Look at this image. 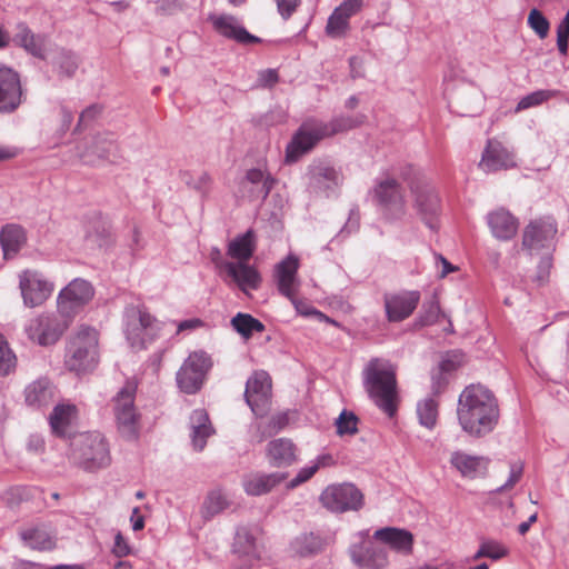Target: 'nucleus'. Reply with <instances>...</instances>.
Masks as SVG:
<instances>
[{"mask_svg": "<svg viewBox=\"0 0 569 569\" xmlns=\"http://www.w3.org/2000/svg\"><path fill=\"white\" fill-rule=\"evenodd\" d=\"M214 29L229 39L242 44L259 43L261 39L249 33L244 27L238 23L231 16H220L213 20Z\"/></svg>", "mask_w": 569, "mask_h": 569, "instance_id": "a878e982", "label": "nucleus"}, {"mask_svg": "<svg viewBox=\"0 0 569 569\" xmlns=\"http://www.w3.org/2000/svg\"><path fill=\"white\" fill-rule=\"evenodd\" d=\"M320 500L327 509L333 512L358 510L363 505L361 491L351 483L332 485L327 487Z\"/></svg>", "mask_w": 569, "mask_h": 569, "instance_id": "ddd939ff", "label": "nucleus"}, {"mask_svg": "<svg viewBox=\"0 0 569 569\" xmlns=\"http://www.w3.org/2000/svg\"><path fill=\"white\" fill-rule=\"evenodd\" d=\"M98 361V333L88 326H81L71 338L66 363L77 373L91 370Z\"/></svg>", "mask_w": 569, "mask_h": 569, "instance_id": "0eeeda50", "label": "nucleus"}, {"mask_svg": "<svg viewBox=\"0 0 569 569\" xmlns=\"http://www.w3.org/2000/svg\"><path fill=\"white\" fill-rule=\"evenodd\" d=\"M19 287L28 307L42 305L52 293L53 283L37 270H24L19 274Z\"/></svg>", "mask_w": 569, "mask_h": 569, "instance_id": "2eb2a0df", "label": "nucleus"}, {"mask_svg": "<svg viewBox=\"0 0 569 569\" xmlns=\"http://www.w3.org/2000/svg\"><path fill=\"white\" fill-rule=\"evenodd\" d=\"M557 91L555 90H548V89H541L536 90L525 97H522L517 107L516 112H520L530 108H535L538 106H541L542 103L549 101L551 98L556 97Z\"/></svg>", "mask_w": 569, "mask_h": 569, "instance_id": "a18cd8bd", "label": "nucleus"}, {"mask_svg": "<svg viewBox=\"0 0 569 569\" xmlns=\"http://www.w3.org/2000/svg\"><path fill=\"white\" fill-rule=\"evenodd\" d=\"M375 538L398 552L410 553L412 550L413 537L405 529L386 527L377 530Z\"/></svg>", "mask_w": 569, "mask_h": 569, "instance_id": "72a5a7b5", "label": "nucleus"}, {"mask_svg": "<svg viewBox=\"0 0 569 569\" xmlns=\"http://www.w3.org/2000/svg\"><path fill=\"white\" fill-rule=\"evenodd\" d=\"M556 233L557 223L552 218L546 217L532 220L525 228L522 246L530 253H539L542 249L549 252L553 249Z\"/></svg>", "mask_w": 569, "mask_h": 569, "instance_id": "4468645a", "label": "nucleus"}, {"mask_svg": "<svg viewBox=\"0 0 569 569\" xmlns=\"http://www.w3.org/2000/svg\"><path fill=\"white\" fill-rule=\"evenodd\" d=\"M91 148L100 159L111 162H116L118 159V144L110 133L96 136Z\"/></svg>", "mask_w": 569, "mask_h": 569, "instance_id": "ea45409f", "label": "nucleus"}, {"mask_svg": "<svg viewBox=\"0 0 569 569\" xmlns=\"http://www.w3.org/2000/svg\"><path fill=\"white\" fill-rule=\"evenodd\" d=\"M244 399L256 417H264L271 405V378L267 371H254L246 382Z\"/></svg>", "mask_w": 569, "mask_h": 569, "instance_id": "f8f14e48", "label": "nucleus"}, {"mask_svg": "<svg viewBox=\"0 0 569 569\" xmlns=\"http://www.w3.org/2000/svg\"><path fill=\"white\" fill-rule=\"evenodd\" d=\"M483 545H485V549L487 552V558H489L491 560H499V559L508 556V553H509L508 548L503 543H501L497 540L487 539V540H483Z\"/></svg>", "mask_w": 569, "mask_h": 569, "instance_id": "5fc2aeb1", "label": "nucleus"}, {"mask_svg": "<svg viewBox=\"0 0 569 569\" xmlns=\"http://www.w3.org/2000/svg\"><path fill=\"white\" fill-rule=\"evenodd\" d=\"M267 457L273 467H287L297 460V447L288 438H278L267 445Z\"/></svg>", "mask_w": 569, "mask_h": 569, "instance_id": "c85d7f7f", "label": "nucleus"}, {"mask_svg": "<svg viewBox=\"0 0 569 569\" xmlns=\"http://www.w3.org/2000/svg\"><path fill=\"white\" fill-rule=\"evenodd\" d=\"M568 41H569V29L560 28L557 29V47L560 54L566 56L568 53Z\"/></svg>", "mask_w": 569, "mask_h": 569, "instance_id": "0e129e2a", "label": "nucleus"}, {"mask_svg": "<svg viewBox=\"0 0 569 569\" xmlns=\"http://www.w3.org/2000/svg\"><path fill=\"white\" fill-rule=\"evenodd\" d=\"M181 180L190 188L199 192L202 197H206L210 191V186L212 183L211 176L203 171L197 177H194L191 172L184 171L181 173Z\"/></svg>", "mask_w": 569, "mask_h": 569, "instance_id": "49530a36", "label": "nucleus"}, {"mask_svg": "<svg viewBox=\"0 0 569 569\" xmlns=\"http://www.w3.org/2000/svg\"><path fill=\"white\" fill-rule=\"evenodd\" d=\"M223 268L237 282L242 291L256 290L259 288L261 278L258 271L246 262H224Z\"/></svg>", "mask_w": 569, "mask_h": 569, "instance_id": "7c9ffc66", "label": "nucleus"}, {"mask_svg": "<svg viewBox=\"0 0 569 569\" xmlns=\"http://www.w3.org/2000/svg\"><path fill=\"white\" fill-rule=\"evenodd\" d=\"M457 416L465 432L473 438H482L498 425V401L488 388L470 385L459 396Z\"/></svg>", "mask_w": 569, "mask_h": 569, "instance_id": "f257e3e1", "label": "nucleus"}, {"mask_svg": "<svg viewBox=\"0 0 569 569\" xmlns=\"http://www.w3.org/2000/svg\"><path fill=\"white\" fill-rule=\"evenodd\" d=\"M309 173L311 187L327 196L341 182L340 173L327 162H315L310 166Z\"/></svg>", "mask_w": 569, "mask_h": 569, "instance_id": "b1692460", "label": "nucleus"}, {"mask_svg": "<svg viewBox=\"0 0 569 569\" xmlns=\"http://www.w3.org/2000/svg\"><path fill=\"white\" fill-rule=\"evenodd\" d=\"M279 80L278 72L274 69H266L258 74V84L263 88L273 87Z\"/></svg>", "mask_w": 569, "mask_h": 569, "instance_id": "e2e57ef3", "label": "nucleus"}, {"mask_svg": "<svg viewBox=\"0 0 569 569\" xmlns=\"http://www.w3.org/2000/svg\"><path fill=\"white\" fill-rule=\"evenodd\" d=\"M256 250V234L252 229L236 237L228 244V256L238 259L239 262L248 261Z\"/></svg>", "mask_w": 569, "mask_h": 569, "instance_id": "c9c22d12", "label": "nucleus"}, {"mask_svg": "<svg viewBox=\"0 0 569 569\" xmlns=\"http://www.w3.org/2000/svg\"><path fill=\"white\" fill-rule=\"evenodd\" d=\"M289 421L290 411H281L272 415L268 423L269 436L284 429L289 425Z\"/></svg>", "mask_w": 569, "mask_h": 569, "instance_id": "6e6d98bb", "label": "nucleus"}, {"mask_svg": "<svg viewBox=\"0 0 569 569\" xmlns=\"http://www.w3.org/2000/svg\"><path fill=\"white\" fill-rule=\"evenodd\" d=\"M233 549L237 553L251 556L256 551V539L247 528H239L236 532Z\"/></svg>", "mask_w": 569, "mask_h": 569, "instance_id": "de8ad7c7", "label": "nucleus"}, {"mask_svg": "<svg viewBox=\"0 0 569 569\" xmlns=\"http://www.w3.org/2000/svg\"><path fill=\"white\" fill-rule=\"evenodd\" d=\"M54 398V387L46 379L40 378L24 389V401L28 407L40 409L49 406Z\"/></svg>", "mask_w": 569, "mask_h": 569, "instance_id": "c756f323", "label": "nucleus"}, {"mask_svg": "<svg viewBox=\"0 0 569 569\" xmlns=\"http://www.w3.org/2000/svg\"><path fill=\"white\" fill-rule=\"evenodd\" d=\"M352 561L362 568L382 569L388 565L386 547L377 545L370 539H365L350 547Z\"/></svg>", "mask_w": 569, "mask_h": 569, "instance_id": "6ab92c4d", "label": "nucleus"}, {"mask_svg": "<svg viewBox=\"0 0 569 569\" xmlns=\"http://www.w3.org/2000/svg\"><path fill=\"white\" fill-rule=\"evenodd\" d=\"M363 6V0H343L335 10L348 20L357 14Z\"/></svg>", "mask_w": 569, "mask_h": 569, "instance_id": "bf43d9fd", "label": "nucleus"}, {"mask_svg": "<svg viewBox=\"0 0 569 569\" xmlns=\"http://www.w3.org/2000/svg\"><path fill=\"white\" fill-rule=\"evenodd\" d=\"M76 406L58 405L53 408L49 423L54 435L66 437L69 432L71 422L76 416Z\"/></svg>", "mask_w": 569, "mask_h": 569, "instance_id": "e433bc0d", "label": "nucleus"}, {"mask_svg": "<svg viewBox=\"0 0 569 569\" xmlns=\"http://www.w3.org/2000/svg\"><path fill=\"white\" fill-rule=\"evenodd\" d=\"M528 26L540 39H545L549 33L550 23L548 19L536 8L529 12Z\"/></svg>", "mask_w": 569, "mask_h": 569, "instance_id": "3c124183", "label": "nucleus"}, {"mask_svg": "<svg viewBox=\"0 0 569 569\" xmlns=\"http://www.w3.org/2000/svg\"><path fill=\"white\" fill-rule=\"evenodd\" d=\"M91 283L77 278L64 287L58 296V309L63 316L70 317L78 308L87 305L93 297Z\"/></svg>", "mask_w": 569, "mask_h": 569, "instance_id": "f3484780", "label": "nucleus"}, {"mask_svg": "<svg viewBox=\"0 0 569 569\" xmlns=\"http://www.w3.org/2000/svg\"><path fill=\"white\" fill-rule=\"evenodd\" d=\"M191 442L196 450L201 451L207 445V439L213 433L209 416L203 409H196L190 418Z\"/></svg>", "mask_w": 569, "mask_h": 569, "instance_id": "473e14b6", "label": "nucleus"}, {"mask_svg": "<svg viewBox=\"0 0 569 569\" xmlns=\"http://www.w3.org/2000/svg\"><path fill=\"white\" fill-rule=\"evenodd\" d=\"M279 14L284 19H289L300 4V0H274Z\"/></svg>", "mask_w": 569, "mask_h": 569, "instance_id": "680f3d73", "label": "nucleus"}, {"mask_svg": "<svg viewBox=\"0 0 569 569\" xmlns=\"http://www.w3.org/2000/svg\"><path fill=\"white\" fill-rule=\"evenodd\" d=\"M17 365V358L3 335L0 333V376H8Z\"/></svg>", "mask_w": 569, "mask_h": 569, "instance_id": "09e8293b", "label": "nucleus"}, {"mask_svg": "<svg viewBox=\"0 0 569 569\" xmlns=\"http://www.w3.org/2000/svg\"><path fill=\"white\" fill-rule=\"evenodd\" d=\"M284 472L261 473L256 472L243 478V489L250 496H261L271 491L286 479Z\"/></svg>", "mask_w": 569, "mask_h": 569, "instance_id": "cd10ccee", "label": "nucleus"}, {"mask_svg": "<svg viewBox=\"0 0 569 569\" xmlns=\"http://www.w3.org/2000/svg\"><path fill=\"white\" fill-rule=\"evenodd\" d=\"M357 425V416L353 412L343 410L336 421L337 432L340 436L355 435L358 431Z\"/></svg>", "mask_w": 569, "mask_h": 569, "instance_id": "603ef678", "label": "nucleus"}, {"mask_svg": "<svg viewBox=\"0 0 569 569\" xmlns=\"http://www.w3.org/2000/svg\"><path fill=\"white\" fill-rule=\"evenodd\" d=\"M71 458L87 471H97L111 463L109 445L100 432L76 435L70 441Z\"/></svg>", "mask_w": 569, "mask_h": 569, "instance_id": "39448f33", "label": "nucleus"}, {"mask_svg": "<svg viewBox=\"0 0 569 569\" xmlns=\"http://www.w3.org/2000/svg\"><path fill=\"white\" fill-rule=\"evenodd\" d=\"M274 179L260 168H251L240 182L242 197L249 200H264L273 188Z\"/></svg>", "mask_w": 569, "mask_h": 569, "instance_id": "aec40b11", "label": "nucleus"}, {"mask_svg": "<svg viewBox=\"0 0 569 569\" xmlns=\"http://www.w3.org/2000/svg\"><path fill=\"white\" fill-rule=\"evenodd\" d=\"M443 316L439 300L437 296L433 295L430 300H427L422 303L419 316L415 321V326L417 328H423L435 325L439 317Z\"/></svg>", "mask_w": 569, "mask_h": 569, "instance_id": "a19ab883", "label": "nucleus"}, {"mask_svg": "<svg viewBox=\"0 0 569 569\" xmlns=\"http://www.w3.org/2000/svg\"><path fill=\"white\" fill-rule=\"evenodd\" d=\"M20 76L13 69L0 66V113L14 112L22 103Z\"/></svg>", "mask_w": 569, "mask_h": 569, "instance_id": "a211bd4d", "label": "nucleus"}, {"mask_svg": "<svg viewBox=\"0 0 569 569\" xmlns=\"http://www.w3.org/2000/svg\"><path fill=\"white\" fill-rule=\"evenodd\" d=\"M323 541L320 536L310 533H302L298 536L292 542V550L300 557H309L317 555L322 550Z\"/></svg>", "mask_w": 569, "mask_h": 569, "instance_id": "4c0bfd02", "label": "nucleus"}, {"mask_svg": "<svg viewBox=\"0 0 569 569\" xmlns=\"http://www.w3.org/2000/svg\"><path fill=\"white\" fill-rule=\"evenodd\" d=\"M487 223L492 236L499 240H510L518 231V219L507 209L498 208L487 214Z\"/></svg>", "mask_w": 569, "mask_h": 569, "instance_id": "5701e85b", "label": "nucleus"}, {"mask_svg": "<svg viewBox=\"0 0 569 569\" xmlns=\"http://www.w3.org/2000/svg\"><path fill=\"white\" fill-rule=\"evenodd\" d=\"M228 507V500L220 490H212L208 493L201 512L204 519H211Z\"/></svg>", "mask_w": 569, "mask_h": 569, "instance_id": "c03bdc74", "label": "nucleus"}, {"mask_svg": "<svg viewBox=\"0 0 569 569\" xmlns=\"http://www.w3.org/2000/svg\"><path fill=\"white\" fill-rule=\"evenodd\" d=\"M291 303L293 305L296 311L303 316V317H316L320 321H329V318L322 313L321 311L315 309L308 302L300 300L296 297V295L292 296V298H288Z\"/></svg>", "mask_w": 569, "mask_h": 569, "instance_id": "864d4df0", "label": "nucleus"}, {"mask_svg": "<svg viewBox=\"0 0 569 569\" xmlns=\"http://www.w3.org/2000/svg\"><path fill=\"white\" fill-rule=\"evenodd\" d=\"M348 30L349 20L338 11L333 10L326 26L327 34L332 38H341L346 34Z\"/></svg>", "mask_w": 569, "mask_h": 569, "instance_id": "8fccbe9b", "label": "nucleus"}, {"mask_svg": "<svg viewBox=\"0 0 569 569\" xmlns=\"http://www.w3.org/2000/svg\"><path fill=\"white\" fill-rule=\"evenodd\" d=\"M11 41L18 47L23 48L28 53L36 58H44V38L36 34L24 22L16 26V33Z\"/></svg>", "mask_w": 569, "mask_h": 569, "instance_id": "2f4dec72", "label": "nucleus"}, {"mask_svg": "<svg viewBox=\"0 0 569 569\" xmlns=\"http://www.w3.org/2000/svg\"><path fill=\"white\" fill-rule=\"evenodd\" d=\"M523 471V466L521 462H512L510 463V473L507 481L496 489L497 492H502L505 490L511 489L521 478Z\"/></svg>", "mask_w": 569, "mask_h": 569, "instance_id": "13d9d810", "label": "nucleus"}, {"mask_svg": "<svg viewBox=\"0 0 569 569\" xmlns=\"http://www.w3.org/2000/svg\"><path fill=\"white\" fill-rule=\"evenodd\" d=\"M371 194L385 220L393 222L406 216L405 189L397 179L387 176L376 180Z\"/></svg>", "mask_w": 569, "mask_h": 569, "instance_id": "423d86ee", "label": "nucleus"}, {"mask_svg": "<svg viewBox=\"0 0 569 569\" xmlns=\"http://www.w3.org/2000/svg\"><path fill=\"white\" fill-rule=\"evenodd\" d=\"M512 153L499 141L489 140L482 153L480 167L487 172H493L513 167Z\"/></svg>", "mask_w": 569, "mask_h": 569, "instance_id": "412c9836", "label": "nucleus"}, {"mask_svg": "<svg viewBox=\"0 0 569 569\" xmlns=\"http://www.w3.org/2000/svg\"><path fill=\"white\" fill-rule=\"evenodd\" d=\"M136 386L127 382L113 397V415L118 431L127 440H136L140 432V415L134 406Z\"/></svg>", "mask_w": 569, "mask_h": 569, "instance_id": "6e6552de", "label": "nucleus"}, {"mask_svg": "<svg viewBox=\"0 0 569 569\" xmlns=\"http://www.w3.org/2000/svg\"><path fill=\"white\" fill-rule=\"evenodd\" d=\"M552 268V257L549 252L545 254L538 267H537V274H536V281L538 284H545L549 280L550 270Z\"/></svg>", "mask_w": 569, "mask_h": 569, "instance_id": "4d7b16f0", "label": "nucleus"}, {"mask_svg": "<svg viewBox=\"0 0 569 569\" xmlns=\"http://www.w3.org/2000/svg\"><path fill=\"white\" fill-rule=\"evenodd\" d=\"M53 64L60 77L72 78L79 67V59L72 51L61 50L54 58Z\"/></svg>", "mask_w": 569, "mask_h": 569, "instance_id": "37998d69", "label": "nucleus"}, {"mask_svg": "<svg viewBox=\"0 0 569 569\" xmlns=\"http://www.w3.org/2000/svg\"><path fill=\"white\" fill-rule=\"evenodd\" d=\"M232 328L240 333L243 338H250L253 332H262L264 330V326L261 321L253 318L249 313H237L231 319Z\"/></svg>", "mask_w": 569, "mask_h": 569, "instance_id": "79ce46f5", "label": "nucleus"}, {"mask_svg": "<svg viewBox=\"0 0 569 569\" xmlns=\"http://www.w3.org/2000/svg\"><path fill=\"white\" fill-rule=\"evenodd\" d=\"M409 189L420 219L429 229L437 230L441 204L436 189L423 177L413 178L409 182Z\"/></svg>", "mask_w": 569, "mask_h": 569, "instance_id": "1a4fd4ad", "label": "nucleus"}, {"mask_svg": "<svg viewBox=\"0 0 569 569\" xmlns=\"http://www.w3.org/2000/svg\"><path fill=\"white\" fill-rule=\"evenodd\" d=\"M19 537L24 546L33 550L47 551L56 547V536L43 523L21 528Z\"/></svg>", "mask_w": 569, "mask_h": 569, "instance_id": "393cba45", "label": "nucleus"}, {"mask_svg": "<svg viewBox=\"0 0 569 569\" xmlns=\"http://www.w3.org/2000/svg\"><path fill=\"white\" fill-rule=\"evenodd\" d=\"M299 269V260L295 256H288L284 260L279 262L276 267V279L278 290L287 298H292L296 295L299 280L297 278Z\"/></svg>", "mask_w": 569, "mask_h": 569, "instance_id": "4be33fe9", "label": "nucleus"}, {"mask_svg": "<svg viewBox=\"0 0 569 569\" xmlns=\"http://www.w3.org/2000/svg\"><path fill=\"white\" fill-rule=\"evenodd\" d=\"M438 415L439 403L435 398L428 397L417 403V416L422 427L432 430L437 425Z\"/></svg>", "mask_w": 569, "mask_h": 569, "instance_id": "58836bf2", "label": "nucleus"}, {"mask_svg": "<svg viewBox=\"0 0 569 569\" xmlns=\"http://www.w3.org/2000/svg\"><path fill=\"white\" fill-rule=\"evenodd\" d=\"M101 111V108L97 104H92L88 108H86L79 118L78 128L84 123H87L90 120H93Z\"/></svg>", "mask_w": 569, "mask_h": 569, "instance_id": "774afa93", "label": "nucleus"}, {"mask_svg": "<svg viewBox=\"0 0 569 569\" xmlns=\"http://www.w3.org/2000/svg\"><path fill=\"white\" fill-rule=\"evenodd\" d=\"M211 367L212 361L208 353L204 351L191 352L176 375L178 388L187 395L197 393L202 388Z\"/></svg>", "mask_w": 569, "mask_h": 569, "instance_id": "9d476101", "label": "nucleus"}, {"mask_svg": "<svg viewBox=\"0 0 569 569\" xmlns=\"http://www.w3.org/2000/svg\"><path fill=\"white\" fill-rule=\"evenodd\" d=\"M365 119L366 117L360 114L356 117L340 116L329 122L305 121L287 144L286 162H297L303 154L310 152L321 139L353 129L360 126Z\"/></svg>", "mask_w": 569, "mask_h": 569, "instance_id": "f03ea898", "label": "nucleus"}, {"mask_svg": "<svg viewBox=\"0 0 569 569\" xmlns=\"http://www.w3.org/2000/svg\"><path fill=\"white\" fill-rule=\"evenodd\" d=\"M319 469V465H310L299 470L297 476L290 480L288 488H296L299 485L308 481Z\"/></svg>", "mask_w": 569, "mask_h": 569, "instance_id": "052dcab7", "label": "nucleus"}, {"mask_svg": "<svg viewBox=\"0 0 569 569\" xmlns=\"http://www.w3.org/2000/svg\"><path fill=\"white\" fill-rule=\"evenodd\" d=\"M459 362H460L459 355L448 353L447 357L445 359H442V361L440 362L439 369H440V371L449 372V371L455 370L456 367L459 365Z\"/></svg>", "mask_w": 569, "mask_h": 569, "instance_id": "338daca9", "label": "nucleus"}, {"mask_svg": "<svg viewBox=\"0 0 569 569\" xmlns=\"http://www.w3.org/2000/svg\"><path fill=\"white\" fill-rule=\"evenodd\" d=\"M451 465L462 477L475 479L486 473L488 460L480 456H471L462 451H455L450 458Z\"/></svg>", "mask_w": 569, "mask_h": 569, "instance_id": "bb28decb", "label": "nucleus"}, {"mask_svg": "<svg viewBox=\"0 0 569 569\" xmlns=\"http://www.w3.org/2000/svg\"><path fill=\"white\" fill-rule=\"evenodd\" d=\"M67 316L44 313L29 321L26 326L28 337L40 346L54 345L69 326Z\"/></svg>", "mask_w": 569, "mask_h": 569, "instance_id": "9b49d317", "label": "nucleus"}, {"mask_svg": "<svg viewBox=\"0 0 569 569\" xmlns=\"http://www.w3.org/2000/svg\"><path fill=\"white\" fill-rule=\"evenodd\" d=\"M363 386L370 399L387 416L397 412V379L396 369L388 361L375 358L363 370Z\"/></svg>", "mask_w": 569, "mask_h": 569, "instance_id": "7ed1b4c3", "label": "nucleus"}, {"mask_svg": "<svg viewBox=\"0 0 569 569\" xmlns=\"http://www.w3.org/2000/svg\"><path fill=\"white\" fill-rule=\"evenodd\" d=\"M112 552L119 558L124 557L130 552L129 546L120 532L114 537Z\"/></svg>", "mask_w": 569, "mask_h": 569, "instance_id": "69168bd1", "label": "nucleus"}, {"mask_svg": "<svg viewBox=\"0 0 569 569\" xmlns=\"http://www.w3.org/2000/svg\"><path fill=\"white\" fill-rule=\"evenodd\" d=\"M164 323L153 317L143 305H127L123 311V330L130 346L144 349L160 337Z\"/></svg>", "mask_w": 569, "mask_h": 569, "instance_id": "20e7f679", "label": "nucleus"}, {"mask_svg": "<svg viewBox=\"0 0 569 569\" xmlns=\"http://www.w3.org/2000/svg\"><path fill=\"white\" fill-rule=\"evenodd\" d=\"M421 300L418 290H400L383 296L386 317L389 322H401L408 319Z\"/></svg>", "mask_w": 569, "mask_h": 569, "instance_id": "dca6fc26", "label": "nucleus"}, {"mask_svg": "<svg viewBox=\"0 0 569 569\" xmlns=\"http://www.w3.org/2000/svg\"><path fill=\"white\" fill-rule=\"evenodd\" d=\"M26 242V233L18 224H7L0 232V246L4 259L16 256Z\"/></svg>", "mask_w": 569, "mask_h": 569, "instance_id": "f704fd0d", "label": "nucleus"}]
</instances>
